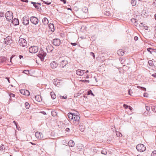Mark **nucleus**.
<instances>
[{"mask_svg":"<svg viewBox=\"0 0 156 156\" xmlns=\"http://www.w3.org/2000/svg\"><path fill=\"white\" fill-rule=\"evenodd\" d=\"M136 148L137 151L140 152H142L144 151L146 149L145 146L142 144H138L136 146Z\"/></svg>","mask_w":156,"mask_h":156,"instance_id":"nucleus-1","label":"nucleus"},{"mask_svg":"<svg viewBox=\"0 0 156 156\" xmlns=\"http://www.w3.org/2000/svg\"><path fill=\"white\" fill-rule=\"evenodd\" d=\"M5 16L6 19L9 21H11L13 17L12 13L9 11L5 13Z\"/></svg>","mask_w":156,"mask_h":156,"instance_id":"nucleus-2","label":"nucleus"},{"mask_svg":"<svg viewBox=\"0 0 156 156\" xmlns=\"http://www.w3.org/2000/svg\"><path fill=\"white\" fill-rule=\"evenodd\" d=\"M19 45L23 47H25L27 44V41L23 38H20L19 40Z\"/></svg>","mask_w":156,"mask_h":156,"instance_id":"nucleus-3","label":"nucleus"},{"mask_svg":"<svg viewBox=\"0 0 156 156\" xmlns=\"http://www.w3.org/2000/svg\"><path fill=\"white\" fill-rule=\"evenodd\" d=\"M38 51V48L36 46H32L29 48V51L31 53H36Z\"/></svg>","mask_w":156,"mask_h":156,"instance_id":"nucleus-4","label":"nucleus"},{"mask_svg":"<svg viewBox=\"0 0 156 156\" xmlns=\"http://www.w3.org/2000/svg\"><path fill=\"white\" fill-rule=\"evenodd\" d=\"M22 21L24 25H27L29 23V17L26 16L23 17L22 20Z\"/></svg>","mask_w":156,"mask_h":156,"instance_id":"nucleus-5","label":"nucleus"},{"mask_svg":"<svg viewBox=\"0 0 156 156\" xmlns=\"http://www.w3.org/2000/svg\"><path fill=\"white\" fill-rule=\"evenodd\" d=\"M52 44L55 46H59L60 44V40L58 38L54 39L53 40Z\"/></svg>","mask_w":156,"mask_h":156,"instance_id":"nucleus-6","label":"nucleus"},{"mask_svg":"<svg viewBox=\"0 0 156 156\" xmlns=\"http://www.w3.org/2000/svg\"><path fill=\"white\" fill-rule=\"evenodd\" d=\"M4 42L7 44H10L12 43V40L10 37L8 36L4 39Z\"/></svg>","mask_w":156,"mask_h":156,"instance_id":"nucleus-7","label":"nucleus"},{"mask_svg":"<svg viewBox=\"0 0 156 156\" xmlns=\"http://www.w3.org/2000/svg\"><path fill=\"white\" fill-rule=\"evenodd\" d=\"M30 20L32 23L35 24H37L38 22V18L34 16L31 17L30 18Z\"/></svg>","mask_w":156,"mask_h":156,"instance_id":"nucleus-8","label":"nucleus"},{"mask_svg":"<svg viewBox=\"0 0 156 156\" xmlns=\"http://www.w3.org/2000/svg\"><path fill=\"white\" fill-rule=\"evenodd\" d=\"M20 91L22 94L26 96H28L30 94L29 92L26 90L21 89L20 90Z\"/></svg>","mask_w":156,"mask_h":156,"instance_id":"nucleus-9","label":"nucleus"},{"mask_svg":"<svg viewBox=\"0 0 156 156\" xmlns=\"http://www.w3.org/2000/svg\"><path fill=\"white\" fill-rule=\"evenodd\" d=\"M74 123L75 125L78 124L80 120V117L78 115H76L74 116Z\"/></svg>","mask_w":156,"mask_h":156,"instance_id":"nucleus-10","label":"nucleus"},{"mask_svg":"<svg viewBox=\"0 0 156 156\" xmlns=\"http://www.w3.org/2000/svg\"><path fill=\"white\" fill-rule=\"evenodd\" d=\"M42 50H41V53L40 54V59H41V61H44V57L46 55V53L45 52L42 51Z\"/></svg>","mask_w":156,"mask_h":156,"instance_id":"nucleus-11","label":"nucleus"},{"mask_svg":"<svg viewBox=\"0 0 156 156\" xmlns=\"http://www.w3.org/2000/svg\"><path fill=\"white\" fill-rule=\"evenodd\" d=\"M50 65L51 68L54 69L57 67L58 64L55 61H54L51 62Z\"/></svg>","mask_w":156,"mask_h":156,"instance_id":"nucleus-12","label":"nucleus"},{"mask_svg":"<svg viewBox=\"0 0 156 156\" xmlns=\"http://www.w3.org/2000/svg\"><path fill=\"white\" fill-rule=\"evenodd\" d=\"M84 70L78 69L76 71V74L79 76H83L84 73Z\"/></svg>","mask_w":156,"mask_h":156,"instance_id":"nucleus-13","label":"nucleus"},{"mask_svg":"<svg viewBox=\"0 0 156 156\" xmlns=\"http://www.w3.org/2000/svg\"><path fill=\"white\" fill-rule=\"evenodd\" d=\"M53 83L55 85L58 87H59L61 84L59 80L56 79L53 80Z\"/></svg>","mask_w":156,"mask_h":156,"instance_id":"nucleus-14","label":"nucleus"},{"mask_svg":"<svg viewBox=\"0 0 156 156\" xmlns=\"http://www.w3.org/2000/svg\"><path fill=\"white\" fill-rule=\"evenodd\" d=\"M49 30L52 32H54L55 30L54 26L53 23H50L48 25Z\"/></svg>","mask_w":156,"mask_h":156,"instance_id":"nucleus-15","label":"nucleus"},{"mask_svg":"<svg viewBox=\"0 0 156 156\" xmlns=\"http://www.w3.org/2000/svg\"><path fill=\"white\" fill-rule=\"evenodd\" d=\"M68 64V62L66 60H62L61 62L60 66L62 67L63 68Z\"/></svg>","mask_w":156,"mask_h":156,"instance_id":"nucleus-16","label":"nucleus"},{"mask_svg":"<svg viewBox=\"0 0 156 156\" xmlns=\"http://www.w3.org/2000/svg\"><path fill=\"white\" fill-rule=\"evenodd\" d=\"M48 52H49L51 51L53 49V47L51 44L48 45L46 48Z\"/></svg>","mask_w":156,"mask_h":156,"instance_id":"nucleus-17","label":"nucleus"},{"mask_svg":"<svg viewBox=\"0 0 156 156\" xmlns=\"http://www.w3.org/2000/svg\"><path fill=\"white\" fill-rule=\"evenodd\" d=\"M12 23L15 25H18L19 23L18 19L16 18H14L12 20Z\"/></svg>","mask_w":156,"mask_h":156,"instance_id":"nucleus-18","label":"nucleus"},{"mask_svg":"<svg viewBox=\"0 0 156 156\" xmlns=\"http://www.w3.org/2000/svg\"><path fill=\"white\" fill-rule=\"evenodd\" d=\"M125 51H123L122 49H120L118 51L117 54L119 56H123L125 53Z\"/></svg>","mask_w":156,"mask_h":156,"instance_id":"nucleus-19","label":"nucleus"},{"mask_svg":"<svg viewBox=\"0 0 156 156\" xmlns=\"http://www.w3.org/2000/svg\"><path fill=\"white\" fill-rule=\"evenodd\" d=\"M84 147L83 145L81 144H78L77 146V149L79 151H81L83 150Z\"/></svg>","mask_w":156,"mask_h":156,"instance_id":"nucleus-20","label":"nucleus"},{"mask_svg":"<svg viewBox=\"0 0 156 156\" xmlns=\"http://www.w3.org/2000/svg\"><path fill=\"white\" fill-rule=\"evenodd\" d=\"M42 22L44 25H46L48 23V21L46 18H44L42 19Z\"/></svg>","mask_w":156,"mask_h":156,"instance_id":"nucleus-21","label":"nucleus"},{"mask_svg":"<svg viewBox=\"0 0 156 156\" xmlns=\"http://www.w3.org/2000/svg\"><path fill=\"white\" fill-rule=\"evenodd\" d=\"M74 113H72L70 112L68 114V116L69 119V120H72L74 117H73Z\"/></svg>","mask_w":156,"mask_h":156,"instance_id":"nucleus-22","label":"nucleus"},{"mask_svg":"<svg viewBox=\"0 0 156 156\" xmlns=\"http://www.w3.org/2000/svg\"><path fill=\"white\" fill-rule=\"evenodd\" d=\"M85 126L82 124L80 123L79 126V128L81 131H83L85 129Z\"/></svg>","mask_w":156,"mask_h":156,"instance_id":"nucleus-23","label":"nucleus"},{"mask_svg":"<svg viewBox=\"0 0 156 156\" xmlns=\"http://www.w3.org/2000/svg\"><path fill=\"white\" fill-rule=\"evenodd\" d=\"M7 59L5 57H0V62L2 63H4L6 61Z\"/></svg>","mask_w":156,"mask_h":156,"instance_id":"nucleus-24","label":"nucleus"},{"mask_svg":"<svg viewBox=\"0 0 156 156\" xmlns=\"http://www.w3.org/2000/svg\"><path fill=\"white\" fill-rule=\"evenodd\" d=\"M68 144L69 147H73L75 145V143L73 140H70Z\"/></svg>","mask_w":156,"mask_h":156,"instance_id":"nucleus-25","label":"nucleus"},{"mask_svg":"<svg viewBox=\"0 0 156 156\" xmlns=\"http://www.w3.org/2000/svg\"><path fill=\"white\" fill-rule=\"evenodd\" d=\"M52 99H54L55 98L56 95L54 92H52L50 93Z\"/></svg>","mask_w":156,"mask_h":156,"instance_id":"nucleus-26","label":"nucleus"},{"mask_svg":"<svg viewBox=\"0 0 156 156\" xmlns=\"http://www.w3.org/2000/svg\"><path fill=\"white\" fill-rule=\"evenodd\" d=\"M5 147L3 145H2L0 146V151L2 152H5Z\"/></svg>","mask_w":156,"mask_h":156,"instance_id":"nucleus-27","label":"nucleus"},{"mask_svg":"<svg viewBox=\"0 0 156 156\" xmlns=\"http://www.w3.org/2000/svg\"><path fill=\"white\" fill-rule=\"evenodd\" d=\"M131 3L133 6H135L136 5V1L135 0H131Z\"/></svg>","mask_w":156,"mask_h":156,"instance_id":"nucleus-28","label":"nucleus"},{"mask_svg":"<svg viewBox=\"0 0 156 156\" xmlns=\"http://www.w3.org/2000/svg\"><path fill=\"white\" fill-rule=\"evenodd\" d=\"M107 152V150L105 149H103L101 151V153L104 155H106Z\"/></svg>","mask_w":156,"mask_h":156,"instance_id":"nucleus-29","label":"nucleus"},{"mask_svg":"<svg viewBox=\"0 0 156 156\" xmlns=\"http://www.w3.org/2000/svg\"><path fill=\"white\" fill-rule=\"evenodd\" d=\"M87 94L88 95H89L91 94L93 96H94V95L92 92V91L91 90H90L87 92Z\"/></svg>","mask_w":156,"mask_h":156,"instance_id":"nucleus-30","label":"nucleus"},{"mask_svg":"<svg viewBox=\"0 0 156 156\" xmlns=\"http://www.w3.org/2000/svg\"><path fill=\"white\" fill-rule=\"evenodd\" d=\"M57 114L55 110L51 112V115L53 116H56Z\"/></svg>","mask_w":156,"mask_h":156,"instance_id":"nucleus-31","label":"nucleus"},{"mask_svg":"<svg viewBox=\"0 0 156 156\" xmlns=\"http://www.w3.org/2000/svg\"><path fill=\"white\" fill-rule=\"evenodd\" d=\"M25 107L27 109L29 108L30 105L29 103L28 102H26L25 103Z\"/></svg>","mask_w":156,"mask_h":156,"instance_id":"nucleus-32","label":"nucleus"},{"mask_svg":"<svg viewBox=\"0 0 156 156\" xmlns=\"http://www.w3.org/2000/svg\"><path fill=\"white\" fill-rule=\"evenodd\" d=\"M46 115H44L43 116L42 114H40V117L42 118V120H46Z\"/></svg>","mask_w":156,"mask_h":156,"instance_id":"nucleus-33","label":"nucleus"},{"mask_svg":"<svg viewBox=\"0 0 156 156\" xmlns=\"http://www.w3.org/2000/svg\"><path fill=\"white\" fill-rule=\"evenodd\" d=\"M137 87L138 88H140V89H141V90H144V91H146V89L145 87H140V86H138Z\"/></svg>","mask_w":156,"mask_h":156,"instance_id":"nucleus-34","label":"nucleus"},{"mask_svg":"<svg viewBox=\"0 0 156 156\" xmlns=\"http://www.w3.org/2000/svg\"><path fill=\"white\" fill-rule=\"evenodd\" d=\"M116 135L117 136L119 137H120L122 136V135L121 133L119 132L116 131Z\"/></svg>","mask_w":156,"mask_h":156,"instance_id":"nucleus-35","label":"nucleus"},{"mask_svg":"<svg viewBox=\"0 0 156 156\" xmlns=\"http://www.w3.org/2000/svg\"><path fill=\"white\" fill-rule=\"evenodd\" d=\"M136 20L135 19H131V21L132 22H134V25L136 26V25L137 24L136 23Z\"/></svg>","mask_w":156,"mask_h":156,"instance_id":"nucleus-36","label":"nucleus"},{"mask_svg":"<svg viewBox=\"0 0 156 156\" xmlns=\"http://www.w3.org/2000/svg\"><path fill=\"white\" fill-rule=\"evenodd\" d=\"M148 64L151 66H152L153 65V62L151 60H149L148 61Z\"/></svg>","mask_w":156,"mask_h":156,"instance_id":"nucleus-37","label":"nucleus"},{"mask_svg":"<svg viewBox=\"0 0 156 156\" xmlns=\"http://www.w3.org/2000/svg\"><path fill=\"white\" fill-rule=\"evenodd\" d=\"M31 3L33 4L34 6L35 7V8H37L38 7V6L36 5V3L32 2ZM37 4L39 5V3H37Z\"/></svg>","mask_w":156,"mask_h":156,"instance_id":"nucleus-38","label":"nucleus"},{"mask_svg":"<svg viewBox=\"0 0 156 156\" xmlns=\"http://www.w3.org/2000/svg\"><path fill=\"white\" fill-rule=\"evenodd\" d=\"M147 51L149 52L151 54H152V51H153V50L151 48H148L147 49Z\"/></svg>","mask_w":156,"mask_h":156,"instance_id":"nucleus-39","label":"nucleus"},{"mask_svg":"<svg viewBox=\"0 0 156 156\" xmlns=\"http://www.w3.org/2000/svg\"><path fill=\"white\" fill-rule=\"evenodd\" d=\"M9 95L11 98L12 97H14L15 96V95L14 94H12V93H9Z\"/></svg>","mask_w":156,"mask_h":156,"instance_id":"nucleus-40","label":"nucleus"},{"mask_svg":"<svg viewBox=\"0 0 156 156\" xmlns=\"http://www.w3.org/2000/svg\"><path fill=\"white\" fill-rule=\"evenodd\" d=\"M35 136L37 138H38L39 137V133L38 132H36L35 133Z\"/></svg>","mask_w":156,"mask_h":156,"instance_id":"nucleus-41","label":"nucleus"},{"mask_svg":"<svg viewBox=\"0 0 156 156\" xmlns=\"http://www.w3.org/2000/svg\"><path fill=\"white\" fill-rule=\"evenodd\" d=\"M151 155L152 156H156V151H153L151 154Z\"/></svg>","mask_w":156,"mask_h":156,"instance_id":"nucleus-42","label":"nucleus"},{"mask_svg":"<svg viewBox=\"0 0 156 156\" xmlns=\"http://www.w3.org/2000/svg\"><path fill=\"white\" fill-rule=\"evenodd\" d=\"M140 26H143L144 27H145V29L146 30H147L148 29V27H147V26H144V24H143L142 23H141L140 24Z\"/></svg>","mask_w":156,"mask_h":156,"instance_id":"nucleus-43","label":"nucleus"},{"mask_svg":"<svg viewBox=\"0 0 156 156\" xmlns=\"http://www.w3.org/2000/svg\"><path fill=\"white\" fill-rule=\"evenodd\" d=\"M146 109L147 111H149L150 109V107L148 106H146Z\"/></svg>","mask_w":156,"mask_h":156,"instance_id":"nucleus-44","label":"nucleus"},{"mask_svg":"<svg viewBox=\"0 0 156 156\" xmlns=\"http://www.w3.org/2000/svg\"><path fill=\"white\" fill-rule=\"evenodd\" d=\"M90 55L92 56L94 58H95V56L94 53H93V52H91L90 53Z\"/></svg>","mask_w":156,"mask_h":156,"instance_id":"nucleus-45","label":"nucleus"},{"mask_svg":"<svg viewBox=\"0 0 156 156\" xmlns=\"http://www.w3.org/2000/svg\"><path fill=\"white\" fill-rule=\"evenodd\" d=\"M152 110L154 112H156V107H154L153 108H152Z\"/></svg>","mask_w":156,"mask_h":156,"instance_id":"nucleus-46","label":"nucleus"},{"mask_svg":"<svg viewBox=\"0 0 156 156\" xmlns=\"http://www.w3.org/2000/svg\"><path fill=\"white\" fill-rule=\"evenodd\" d=\"M23 73L27 74H28L29 73V71L28 70H24L23 71Z\"/></svg>","mask_w":156,"mask_h":156,"instance_id":"nucleus-47","label":"nucleus"},{"mask_svg":"<svg viewBox=\"0 0 156 156\" xmlns=\"http://www.w3.org/2000/svg\"><path fill=\"white\" fill-rule=\"evenodd\" d=\"M4 13L2 12H0V17H4Z\"/></svg>","mask_w":156,"mask_h":156,"instance_id":"nucleus-48","label":"nucleus"},{"mask_svg":"<svg viewBox=\"0 0 156 156\" xmlns=\"http://www.w3.org/2000/svg\"><path fill=\"white\" fill-rule=\"evenodd\" d=\"M41 113V114H43L44 115H46V112H45L44 111H41L40 112V113Z\"/></svg>","mask_w":156,"mask_h":156,"instance_id":"nucleus-49","label":"nucleus"},{"mask_svg":"<svg viewBox=\"0 0 156 156\" xmlns=\"http://www.w3.org/2000/svg\"><path fill=\"white\" fill-rule=\"evenodd\" d=\"M105 15L107 16H109L110 15V13L109 12H106L105 13Z\"/></svg>","mask_w":156,"mask_h":156,"instance_id":"nucleus-50","label":"nucleus"},{"mask_svg":"<svg viewBox=\"0 0 156 156\" xmlns=\"http://www.w3.org/2000/svg\"><path fill=\"white\" fill-rule=\"evenodd\" d=\"M60 98L61 99H66L67 98V97L66 96H60Z\"/></svg>","mask_w":156,"mask_h":156,"instance_id":"nucleus-51","label":"nucleus"},{"mask_svg":"<svg viewBox=\"0 0 156 156\" xmlns=\"http://www.w3.org/2000/svg\"><path fill=\"white\" fill-rule=\"evenodd\" d=\"M144 96L145 97H146V98L148 97V96L147 94L144 93Z\"/></svg>","mask_w":156,"mask_h":156,"instance_id":"nucleus-52","label":"nucleus"},{"mask_svg":"<svg viewBox=\"0 0 156 156\" xmlns=\"http://www.w3.org/2000/svg\"><path fill=\"white\" fill-rule=\"evenodd\" d=\"M129 106H128V105L126 104H124L123 105V107L125 108H127L128 107H129Z\"/></svg>","mask_w":156,"mask_h":156,"instance_id":"nucleus-53","label":"nucleus"},{"mask_svg":"<svg viewBox=\"0 0 156 156\" xmlns=\"http://www.w3.org/2000/svg\"><path fill=\"white\" fill-rule=\"evenodd\" d=\"M38 95H37V97H38ZM38 97H37V96H35V99L36 100V101L37 102H39V101H38Z\"/></svg>","mask_w":156,"mask_h":156,"instance_id":"nucleus-54","label":"nucleus"},{"mask_svg":"<svg viewBox=\"0 0 156 156\" xmlns=\"http://www.w3.org/2000/svg\"><path fill=\"white\" fill-rule=\"evenodd\" d=\"M120 60L122 64L123 63V61L124 60V59H122V58H120Z\"/></svg>","mask_w":156,"mask_h":156,"instance_id":"nucleus-55","label":"nucleus"},{"mask_svg":"<svg viewBox=\"0 0 156 156\" xmlns=\"http://www.w3.org/2000/svg\"><path fill=\"white\" fill-rule=\"evenodd\" d=\"M132 90L131 89H129L128 91V93L129 95H131V92H132Z\"/></svg>","mask_w":156,"mask_h":156,"instance_id":"nucleus-56","label":"nucleus"},{"mask_svg":"<svg viewBox=\"0 0 156 156\" xmlns=\"http://www.w3.org/2000/svg\"><path fill=\"white\" fill-rule=\"evenodd\" d=\"M153 5L156 7V0H155L153 2Z\"/></svg>","mask_w":156,"mask_h":156,"instance_id":"nucleus-57","label":"nucleus"},{"mask_svg":"<svg viewBox=\"0 0 156 156\" xmlns=\"http://www.w3.org/2000/svg\"><path fill=\"white\" fill-rule=\"evenodd\" d=\"M82 81L83 82H87L89 83V81L87 80H82Z\"/></svg>","mask_w":156,"mask_h":156,"instance_id":"nucleus-58","label":"nucleus"},{"mask_svg":"<svg viewBox=\"0 0 156 156\" xmlns=\"http://www.w3.org/2000/svg\"><path fill=\"white\" fill-rule=\"evenodd\" d=\"M152 76L155 78H156V73H154V74H152Z\"/></svg>","mask_w":156,"mask_h":156,"instance_id":"nucleus-59","label":"nucleus"},{"mask_svg":"<svg viewBox=\"0 0 156 156\" xmlns=\"http://www.w3.org/2000/svg\"><path fill=\"white\" fill-rule=\"evenodd\" d=\"M60 1L62 2L64 4L66 3V0H60Z\"/></svg>","mask_w":156,"mask_h":156,"instance_id":"nucleus-60","label":"nucleus"},{"mask_svg":"<svg viewBox=\"0 0 156 156\" xmlns=\"http://www.w3.org/2000/svg\"><path fill=\"white\" fill-rule=\"evenodd\" d=\"M40 136L41 138H43V135L42 133H41L40 132Z\"/></svg>","mask_w":156,"mask_h":156,"instance_id":"nucleus-61","label":"nucleus"},{"mask_svg":"<svg viewBox=\"0 0 156 156\" xmlns=\"http://www.w3.org/2000/svg\"><path fill=\"white\" fill-rule=\"evenodd\" d=\"M138 38L137 36H135L134 37V39L135 41H137L138 40Z\"/></svg>","mask_w":156,"mask_h":156,"instance_id":"nucleus-62","label":"nucleus"},{"mask_svg":"<svg viewBox=\"0 0 156 156\" xmlns=\"http://www.w3.org/2000/svg\"><path fill=\"white\" fill-rule=\"evenodd\" d=\"M71 44L73 46H75L77 44L76 43H71Z\"/></svg>","mask_w":156,"mask_h":156,"instance_id":"nucleus-63","label":"nucleus"},{"mask_svg":"<svg viewBox=\"0 0 156 156\" xmlns=\"http://www.w3.org/2000/svg\"><path fill=\"white\" fill-rule=\"evenodd\" d=\"M21 1L23 2H28V0H21Z\"/></svg>","mask_w":156,"mask_h":156,"instance_id":"nucleus-64","label":"nucleus"}]
</instances>
